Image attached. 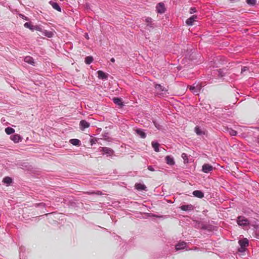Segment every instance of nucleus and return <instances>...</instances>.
<instances>
[{
  "mask_svg": "<svg viewBox=\"0 0 259 259\" xmlns=\"http://www.w3.org/2000/svg\"><path fill=\"white\" fill-rule=\"evenodd\" d=\"M246 2L248 5L253 6L255 4V0H246Z\"/></svg>",
  "mask_w": 259,
  "mask_h": 259,
  "instance_id": "nucleus-32",
  "label": "nucleus"
},
{
  "mask_svg": "<svg viewBox=\"0 0 259 259\" xmlns=\"http://www.w3.org/2000/svg\"><path fill=\"white\" fill-rule=\"evenodd\" d=\"M24 26L25 27L29 28V29H30L31 30H33L35 29L34 28V26H33L30 23H28V22H26L25 23H24Z\"/></svg>",
  "mask_w": 259,
  "mask_h": 259,
  "instance_id": "nucleus-28",
  "label": "nucleus"
},
{
  "mask_svg": "<svg viewBox=\"0 0 259 259\" xmlns=\"http://www.w3.org/2000/svg\"><path fill=\"white\" fill-rule=\"evenodd\" d=\"M186 244L185 242H180V243H178L176 246V249L178 250L184 249L186 247Z\"/></svg>",
  "mask_w": 259,
  "mask_h": 259,
  "instance_id": "nucleus-16",
  "label": "nucleus"
},
{
  "mask_svg": "<svg viewBox=\"0 0 259 259\" xmlns=\"http://www.w3.org/2000/svg\"><path fill=\"white\" fill-rule=\"evenodd\" d=\"M155 88L156 90L157 94L164 95L167 93L168 90L166 88L161 85L159 84H155Z\"/></svg>",
  "mask_w": 259,
  "mask_h": 259,
  "instance_id": "nucleus-1",
  "label": "nucleus"
},
{
  "mask_svg": "<svg viewBox=\"0 0 259 259\" xmlns=\"http://www.w3.org/2000/svg\"><path fill=\"white\" fill-rule=\"evenodd\" d=\"M113 101L115 104H116L121 107L123 106V103H122V100L120 98H114L113 99Z\"/></svg>",
  "mask_w": 259,
  "mask_h": 259,
  "instance_id": "nucleus-19",
  "label": "nucleus"
},
{
  "mask_svg": "<svg viewBox=\"0 0 259 259\" xmlns=\"http://www.w3.org/2000/svg\"><path fill=\"white\" fill-rule=\"evenodd\" d=\"M90 125V123L84 120H82L79 122L80 128L82 131H83L86 128H88Z\"/></svg>",
  "mask_w": 259,
  "mask_h": 259,
  "instance_id": "nucleus-6",
  "label": "nucleus"
},
{
  "mask_svg": "<svg viewBox=\"0 0 259 259\" xmlns=\"http://www.w3.org/2000/svg\"><path fill=\"white\" fill-rule=\"evenodd\" d=\"M247 72H250L249 68L247 67H244L241 69V74H243L244 75H247Z\"/></svg>",
  "mask_w": 259,
  "mask_h": 259,
  "instance_id": "nucleus-23",
  "label": "nucleus"
},
{
  "mask_svg": "<svg viewBox=\"0 0 259 259\" xmlns=\"http://www.w3.org/2000/svg\"><path fill=\"white\" fill-rule=\"evenodd\" d=\"M87 37V39H89V36H88V35H87V37Z\"/></svg>",
  "mask_w": 259,
  "mask_h": 259,
  "instance_id": "nucleus-36",
  "label": "nucleus"
},
{
  "mask_svg": "<svg viewBox=\"0 0 259 259\" xmlns=\"http://www.w3.org/2000/svg\"><path fill=\"white\" fill-rule=\"evenodd\" d=\"M148 169L150 170V171H154V168H153L152 166H149L148 167Z\"/></svg>",
  "mask_w": 259,
  "mask_h": 259,
  "instance_id": "nucleus-34",
  "label": "nucleus"
},
{
  "mask_svg": "<svg viewBox=\"0 0 259 259\" xmlns=\"http://www.w3.org/2000/svg\"><path fill=\"white\" fill-rule=\"evenodd\" d=\"M228 132L231 136H235L237 134V132L232 128L228 129Z\"/></svg>",
  "mask_w": 259,
  "mask_h": 259,
  "instance_id": "nucleus-30",
  "label": "nucleus"
},
{
  "mask_svg": "<svg viewBox=\"0 0 259 259\" xmlns=\"http://www.w3.org/2000/svg\"><path fill=\"white\" fill-rule=\"evenodd\" d=\"M189 88L193 93L198 95L199 90L200 89V87L199 85H197L196 87L190 86Z\"/></svg>",
  "mask_w": 259,
  "mask_h": 259,
  "instance_id": "nucleus-11",
  "label": "nucleus"
},
{
  "mask_svg": "<svg viewBox=\"0 0 259 259\" xmlns=\"http://www.w3.org/2000/svg\"><path fill=\"white\" fill-rule=\"evenodd\" d=\"M156 11L157 13L162 14L164 13L165 8L163 3H159L156 6Z\"/></svg>",
  "mask_w": 259,
  "mask_h": 259,
  "instance_id": "nucleus-3",
  "label": "nucleus"
},
{
  "mask_svg": "<svg viewBox=\"0 0 259 259\" xmlns=\"http://www.w3.org/2000/svg\"><path fill=\"white\" fill-rule=\"evenodd\" d=\"M181 157L184 159L185 163L188 162V156L187 154L185 153H182Z\"/></svg>",
  "mask_w": 259,
  "mask_h": 259,
  "instance_id": "nucleus-31",
  "label": "nucleus"
},
{
  "mask_svg": "<svg viewBox=\"0 0 259 259\" xmlns=\"http://www.w3.org/2000/svg\"><path fill=\"white\" fill-rule=\"evenodd\" d=\"M180 208L183 211H191L194 209V207L192 204L183 205L180 207Z\"/></svg>",
  "mask_w": 259,
  "mask_h": 259,
  "instance_id": "nucleus-8",
  "label": "nucleus"
},
{
  "mask_svg": "<svg viewBox=\"0 0 259 259\" xmlns=\"http://www.w3.org/2000/svg\"><path fill=\"white\" fill-rule=\"evenodd\" d=\"M50 4L51 5V6H52V7L56 10L57 11H58V12H61V8L60 7V6H59V5L57 3H55V2H50Z\"/></svg>",
  "mask_w": 259,
  "mask_h": 259,
  "instance_id": "nucleus-15",
  "label": "nucleus"
},
{
  "mask_svg": "<svg viewBox=\"0 0 259 259\" xmlns=\"http://www.w3.org/2000/svg\"><path fill=\"white\" fill-rule=\"evenodd\" d=\"M97 74H98V77L100 79H107V75L101 70L98 71L97 72Z\"/></svg>",
  "mask_w": 259,
  "mask_h": 259,
  "instance_id": "nucleus-12",
  "label": "nucleus"
},
{
  "mask_svg": "<svg viewBox=\"0 0 259 259\" xmlns=\"http://www.w3.org/2000/svg\"><path fill=\"white\" fill-rule=\"evenodd\" d=\"M237 222L239 226H246L249 224L248 220L243 216L238 217L237 218Z\"/></svg>",
  "mask_w": 259,
  "mask_h": 259,
  "instance_id": "nucleus-2",
  "label": "nucleus"
},
{
  "mask_svg": "<svg viewBox=\"0 0 259 259\" xmlns=\"http://www.w3.org/2000/svg\"><path fill=\"white\" fill-rule=\"evenodd\" d=\"M165 161L166 163L170 165H173L175 164L174 158L171 156H166L165 157Z\"/></svg>",
  "mask_w": 259,
  "mask_h": 259,
  "instance_id": "nucleus-9",
  "label": "nucleus"
},
{
  "mask_svg": "<svg viewBox=\"0 0 259 259\" xmlns=\"http://www.w3.org/2000/svg\"><path fill=\"white\" fill-rule=\"evenodd\" d=\"M195 132L198 135H202L204 134V132H203L198 126L195 127Z\"/></svg>",
  "mask_w": 259,
  "mask_h": 259,
  "instance_id": "nucleus-22",
  "label": "nucleus"
},
{
  "mask_svg": "<svg viewBox=\"0 0 259 259\" xmlns=\"http://www.w3.org/2000/svg\"><path fill=\"white\" fill-rule=\"evenodd\" d=\"M10 139L14 143H18L22 141V138L19 134H15L10 137Z\"/></svg>",
  "mask_w": 259,
  "mask_h": 259,
  "instance_id": "nucleus-4",
  "label": "nucleus"
},
{
  "mask_svg": "<svg viewBox=\"0 0 259 259\" xmlns=\"http://www.w3.org/2000/svg\"><path fill=\"white\" fill-rule=\"evenodd\" d=\"M3 182L4 183L10 184L12 182V179L9 177H6L3 179Z\"/></svg>",
  "mask_w": 259,
  "mask_h": 259,
  "instance_id": "nucleus-25",
  "label": "nucleus"
},
{
  "mask_svg": "<svg viewBox=\"0 0 259 259\" xmlns=\"http://www.w3.org/2000/svg\"><path fill=\"white\" fill-rule=\"evenodd\" d=\"M145 21L147 23V25L151 24L152 23V18L150 17H147L145 19Z\"/></svg>",
  "mask_w": 259,
  "mask_h": 259,
  "instance_id": "nucleus-33",
  "label": "nucleus"
},
{
  "mask_svg": "<svg viewBox=\"0 0 259 259\" xmlns=\"http://www.w3.org/2000/svg\"><path fill=\"white\" fill-rule=\"evenodd\" d=\"M70 143L74 146H79L80 145V141L77 139H72L70 140Z\"/></svg>",
  "mask_w": 259,
  "mask_h": 259,
  "instance_id": "nucleus-17",
  "label": "nucleus"
},
{
  "mask_svg": "<svg viewBox=\"0 0 259 259\" xmlns=\"http://www.w3.org/2000/svg\"><path fill=\"white\" fill-rule=\"evenodd\" d=\"M197 18V16L193 15L186 20V23L188 25L192 26L194 25V23L196 21Z\"/></svg>",
  "mask_w": 259,
  "mask_h": 259,
  "instance_id": "nucleus-5",
  "label": "nucleus"
},
{
  "mask_svg": "<svg viewBox=\"0 0 259 259\" xmlns=\"http://www.w3.org/2000/svg\"><path fill=\"white\" fill-rule=\"evenodd\" d=\"M152 147L154 148V150L155 152H159V144L157 143V142H153L152 143Z\"/></svg>",
  "mask_w": 259,
  "mask_h": 259,
  "instance_id": "nucleus-20",
  "label": "nucleus"
},
{
  "mask_svg": "<svg viewBox=\"0 0 259 259\" xmlns=\"http://www.w3.org/2000/svg\"><path fill=\"white\" fill-rule=\"evenodd\" d=\"M137 133L141 136L142 138H145L146 137V134L141 130H137L136 131Z\"/></svg>",
  "mask_w": 259,
  "mask_h": 259,
  "instance_id": "nucleus-27",
  "label": "nucleus"
},
{
  "mask_svg": "<svg viewBox=\"0 0 259 259\" xmlns=\"http://www.w3.org/2000/svg\"><path fill=\"white\" fill-rule=\"evenodd\" d=\"M193 194L195 197H197L199 198H202L204 197L203 193L199 190H195L193 192Z\"/></svg>",
  "mask_w": 259,
  "mask_h": 259,
  "instance_id": "nucleus-13",
  "label": "nucleus"
},
{
  "mask_svg": "<svg viewBox=\"0 0 259 259\" xmlns=\"http://www.w3.org/2000/svg\"><path fill=\"white\" fill-rule=\"evenodd\" d=\"M93 61V58L92 56H88L85 58V63L87 64H91Z\"/></svg>",
  "mask_w": 259,
  "mask_h": 259,
  "instance_id": "nucleus-26",
  "label": "nucleus"
},
{
  "mask_svg": "<svg viewBox=\"0 0 259 259\" xmlns=\"http://www.w3.org/2000/svg\"><path fill=\"white\" fill-rule=\"evenodd\" d=\"M135 187L138 190H145L146 188L145 185L141 183L136 184L135 185Z\"/></svg>",
  "mask_w": 259,
  "mask_h": 259,
  "instance_id": "nucleus-18",
  "label": "nucleus"
},
{
  "mask_svg": "<svg viewBox=\"0 0 259 259\" xmlns=\"http://www.w3.org/2000/svg\"><path fill=\"white\" fill-rule=\"evenodd\" d=\"M24 61L28 64L34 65V59L30 56H26L24 58Z\"/></svg>",
  "mask_w": 259,
  "mask_h": 259,
  "instance_id": "nucleus-14",
  "label": "nucleus"
},
{
  "mask_svg": "<svg viewBox=\"0 0 259 259\" xmlns=\"http://www.w3.org/2000/svg\"><path fill=\"white\" fill-rule=\"evenodd\" d=\"M111 62L114 63L115 62V59L113 58H112L110 60Z\"/></svg>",
  "mask_w": 259,
  "mask_h": 259,
  "instance_id": "nucleus-35",
  "label": "nucleus"
},
{
  "mask_svg": "<svg viewBox=\"0 0 259 259\" xmlns=\"http://www.w3.org/2000/svg\"><path fill=\"white\" fill-rule=\"evenodd\" d=\"M5 131L8 135L13 134L15 132V130L11 127L6 128Z\"/></svg>",
  "mask_w": 259,
  "mask_h": 259,
  "instance_id": "nucleus-21",
  "label": "nucleus"
},
{
  "mask_svg": "<svg viewBox=\"0 0 259 259\" xmlns=\"http://www.w3.org/2000/svg\"><path fill=\"white\" fill-rule=\"evenodd\" d=\"M238 242L242 248L248 246V241L246 238L240 240Z\"/></svg>",
  "mask_w": 259,
  "mask_h": 259,
  "instance_id": "nucleus-10",
  "label": "nucleus"
},
{
  "mask_svg": "<svg viewBox=\"0 0 259 259\" xmlns=\"http://www.w3.org/2000/svg\"><path fill=\"white\" fill-rule=\"evenodd\" d=\"M230 1L232 2H234V1H235L236 0H230Z\"/></svg>",
  "mask_w": 259,
  "mask_h": 259,
  "instance_id": "nucleus-37",
  "label": "nucleus"
},
{
  "mask_svg": "<svg viewBox=\"0 0 259 259\" xmlns=\"http://www.w3.org/2000/svg\"><path fill=\"white\" fill-rule=\"evenodd\" d=\"M102 151L104 152V153L108 154H110L112 153V150L110 148L107 147H103Z\"/></svg>",
  "mask_w": 259,
  "mask_h": 259,
  "instance_id": "nucleus-24",
  "label": "nucleus"
},
{
  "mask_svg": "<svg viewBox=\"0 0 259 259\" xmlns=\"http://www.w3.org/2000/svg\"><path fill=\"white\" fill-rule=\"evenodd\" d=\"M213 167L209 164L205 163L202 166V171L205 173H208L211 171Z\"/></svg>",
  "mask_w": 259,
  "mask_h": 259,
  "instance_id": "nucleus-7",
  "label": "nucleus"
},
{
  "mask_svg": "<svg viewBox=\"0 0 259 259\" xmlns=\"http://www.w3.org/2000/svg\"><path fill=\"white\" fill-rule=\"evenodd\" d=\"M43 33L45 36L48 37H52L53 35V33L52 32L48 31L47 30H45Z\"/></svg>",
  "mask_w": 259,
  "mask_h": 259,
  "instance_id": "nucleus-29",
  "label": "nucleus"
}]
</instances>
